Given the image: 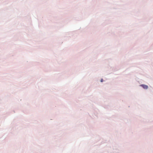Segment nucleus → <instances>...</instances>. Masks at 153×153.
Here are the masks:
<instances>
[{"label":"nucleus","instance_id":"obj_1","mask_svg":"<svg viewBox=\"0 0 153 153\" xmlns=\"http://www.w3.org/2000/svg\"><path fill=\"white\" fill-rule=\"evenodd\" d=\"M141 86L144 89H147L148 88V86L145 85H141Z\"/></svg>","mask_w":153,"mask_h":153},{"label":"nucleus","instance_id":"obj_2","mask_svg":"<svg viewBox=\"0 0 153 153\" xmlns=\"http://www.w3.org/2000/svg\"><path fill=\"white\" fill-rule=\"evenodd\" d=\"M101 81V82H102L103 81V79H101V81Z\"/></svg>","mask_w":153,"mask_h":153}]
</instances>
